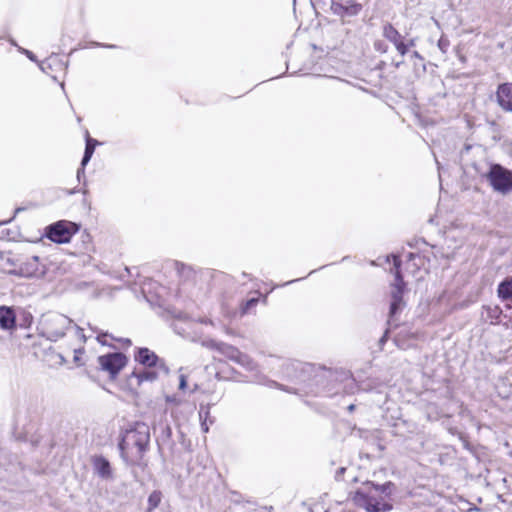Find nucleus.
Segmentation results:
<instances>
[{"instance_id":"obj_1","label":"nucleus","mask_w":512,"mask_h":512,"mask_svg":"<svg viewBox=\"0 0 512 512\" xmlns=\"http://www.w3.org/2000/svg\"><path fill=\"white\" fill-rule=\"evenodd\" d=\"M72 321L60 313H49L42 318L41 329L44 336L51 341L62 338Z\"/></svg>"},{"instance_id":"obj_2","label":"nucleus","mask_w":512,"mask_h":512,"mask_svg":"<svg viewBox=\"0 0 512 512\" xmlns=\"http://www.w3.org/2000/svg\"><path fill=\"white\" fill-rule=\"evenodd\" d=\"M150 442V431L146 424H137L133 430L127 432L123 443L120 445L122 449L125 447L136 449V457L141 458L146 451Z\"/></svg>"},{"instance_id":"obj_3","label":"nucleus","mask_w":512,"mask_h":512,"mask_svg":"<svg viewBox=\"0 0 512 512\" xmlns=\"http://www.w3.org/2000/svg\"><path fill=\"white\" fill-rule=\"evenodd\" d=\"M487 179L494 191L502 195L512 193V171L499 164H493L487 174Z\"/></svg>"},{"instance_id":"obj_4","label":"nucleus","mask_w":512,"mask_h":512,"mask_svg":"<svg viewBox=\"0 0 512 512\" xmlns=\"http://www.w3.org/2000/svg\"><path fill=\"white\" fill-rule=\"evenodd\" d=\"M78 230L79 227L77 224L61 220L48 226L45 235L55 243L64 244L68 243Z\"/></svg>"},{"instance_id":"obj_5","label":"nucleus","mask_w":512,"mask_h":512,"mask_svg":"<svg viewBox=\"0 0 512 512\" xmlns=\"http://www.w3.org/2000/svg\"><path fill=\"white\" fill-rule=\"evenodd\" d=\"M204 345L217 349L225 357L240 364L247 370L252 371L256 368V364L248 355L243 354L233 346L224 343H215L214 341L205 342Z\"/></svg>"},{"instance_id":"obj_6","label":"nucleus","mask_w":512,"mask_h":512,"mask_svg":"<svg viewBox=\"0 0 512 512\" xmlns=\"http://www.w3.org/2000/svg\"><path fill=\"white\" fill-rule=\"evenodd\" d=\"M127 357L120 352L109 353L98 357L101 370L107 372L111 379L116 378L119 372L126 366Z\"/></svg>"},{"instance_id":"obj_7","label":"nucleus","mask_w":512,"mask_h":512,"mask_svg":"<svg viewBox=\"0 0 512 512\" xmlns=\"http://www.w3.org/2000/svg\"><path fill=\"white\" fill-rule=\"evenodd\" d=\"M135 361L145 368L161 369L163 373L168 374L169 369L163 359L159 358L148 348H139L134 355Z\"/></svg>"},{"instance_id":"obj_8","label":"nucleus","mask_w":512,"mask_h":512,"mask_svg":"<svg viewBox=\"0 0 512 512\" xmlns=\"http://www.w3.org/2000/svg\"><path fill=\"white\" fill-rule=\"evenodd\" d=\"M400 260L398 257H394L395 266V282L391 291L392 302L390 305V314L395 315L402 306V294L404 283L399 272Z\"/></svg>"},{"instance_id":"obj_9","label":"nucleus","mask_w":512,"mask_h":512,"mask_svg":"<svg viewBox=\"0 0 512 512\" xmlns=\"http://www.w3.org/2000/svg\"><path fill=\"white\" fill-rule=\"evenodd\" d=\"M161 369L145 368L143 370L134 369L128 377V385L132 390H137L144 382H154L159 377Z\"/></svg>"},{"instance_id":"obj_10","label":"nucleus","mask_w":512,"mask_h":512,"mask_svg":"<svg viewBox=\"0 0 512 512\" xmlns=\"http://www.w3.org/2000/svg\"><path fill=\"white\" fill-rule=\"evenodd\" d=\"M355 501L366 508L368 512H385L391 509L388 504L376 501L373 495H365L363 492H357Z\"/></svg>"},{"instance_id":"obj_11","label":"nucleus","mask_w":512,"mask_h":512,"mask_svg":"<svg viewBox=\"0 0 512 512\" xmlns=\"http://www.w3.org/2000/svg\"><path fill=\"white\" fill-rule=\"evenodd\" d=\"M361 6L355 0H331V10L340 16H353L359 13Z\"/></svg>"},{"instance_id":"obj_12","label":"nucleus","mask_w":512,"mask_h":512,"mask_svg":"<svg viewBox=\"0 0 512 512\" xmlns=\"http://www.w3.org/2000/svg\"><path fill=\"white\" fill-rule=\"evenodd\" d=\"M498 105L505 111L512 112V84H500L496 91Z\"/></svg>"},{"instance_id":"obj_13","label":"nucleus","mask_w":512,"mask_h":512,"mask_svg":"<svg viewBox=\"0 0 512 512\" xmlns=\"http://www.w3.org/2000/svg\"><path fill=\"white\" fill-rule=\"evenodd\" d=\"M43 273L37 256H32L19 268V274L24 277H36Z\"/></svg>"},{"instance_id":"obj_14","label":"nucleus","mask_w":512,"mask_h":512,"mask_svg":"<svg viewBox=\"0 0 512 512\" xmlns=\"http://www.w3.org/2000/svg\"><path fill=\"white\" fill-rule=\"evenodd\" d=\"M16 317L12 308L0 306V327L4 330H10L15 327Z\"/></svg>"},{"instance_id":"obj_15","label":"nucleus","mask_w":512,"mask_h":512,"mask_svg":"<svg viewBox=\"0 0 512 512\" xmlns=\"http://www.w3.org/2000/svg\"><path fill=\"white\" fill-rule=\"evenodd\" d=\"M95 472L99 477L103 479H111L112 478V469L110 463L103 457H97L93 462Z\"/></svg>"},{"instance_id":"obj_16","label":"nucleus","mask_w":512,"mask_h":512,"mask_svg":"<svg viewBox=\"0 0 512 512\" xmlns=\"http://www.w3.org/2000/svg\"><path fill=\"white\" fill-rule=\"evenodd\" d=\"M383 36L393 43L394 46L403 40L402 35L389 23L383 27Z\"/></svg>"},{"instance_id":"obj_17","label":"nucleus","mask_w":512,"mask_h":512,"mask_svg":"<svg viewBox=\"0 0 512 512\" xmlns=\"http://www.w3.org/2000/svg\"><path fill=\"white\" fill-rule=\"evenodd\" d=\"M498 296L502 300H510L512 298V277L506 278L499 284Z\"/></svg>"},{"instance_id":"obj_18","label":"nucleus","mask_w":512,"mask_h":512,"mask_svg":"<svg viewBox=\"0 0 512 512\" xmlns=\"http://www.w3.org/2000/svg\"><path fill=\"white\" fill-rule=\"evenodd\" d=\"M162 493L160 491H153L148 497V507L146 512H153L161 503Z\"/></svg>"},{"instance_id":"obj_19","label":"nucleus","mask_w":512,"mask_h":512,"mask_svg":"<svg viewBox=\"0 0 512 512\" xmlns=\"http://www.w3.org/2000/svg\"><path fill=\"white\" fill-rule=\"evenodd\" d=\"M175 268L179 276L184 277L185 279H190L194 276L193 270L183 263H176Z\"/></svg>"},{"instance_id":"obj_20","label":"nucleus","mask_w":512,"mask_h":512,"mask_svg":"<svg viewBox=\"0 0 512 512\" xmlns=\"http://www.w3.org/2000/svg\"><path fill=\"white\" fill-rule=\"evenodd\" d=\"M94 148H95V145L92 144V140L91 139H88L87 140V143H86V148H85V153H84V156H83V159H82V166L84 167L88 161L90 160L93 152H94Z\"/></svg>"},{"instance_id":"obj_21","label":"nucleus","mask_w":512,"mask_h":512,"mask_svg":"<svg viewBox=\"0 0 512 512\" xmlns=\"http://www.w3.org/2000/svg\"><path fill=\"white\" fill-rule=\"evenodd\" d=\"M392 486H393V484L391 482H388L384 485H381V486L374 485L373 487H374L375 492L388 495L391 493Z\"/></svg>"},{"instance_id":"obj_22","label":"nucleus","mask_w":512,"mask_h":512,"mask_svg":"<svg viewBox=\"0 0 512 512\" xmlns=\"http://www.w3.org/2000/svg\"><path fill=\"white\" fill-rule=\"evenodd\" d=\"M395 48L396 50L402 55L404 56L407 51H408V45H406L403 40L399 43H397V45H395Z\"/></svg>"},{"instance_id":"obj_23","label":"nucleus","mask_w":512,"mask_h":512,"mask_svg":"<svg viewBox=\"0 0 512 512\" xmlns=\"http://www.w3.org/2000/svg\"><path fill=\"white\" fill-rule=\"evenodd\" d=\"M448 46H449L448 39L441 37L438 41V47L440 48V50L445 53L446 50L448 49Z\"/></svg>"},{"instance_id":"obj_24","label":"nucleus","mask_w":512,"mask_h":512,"mask_svg":"<svg viewBox=\"0 0 512 512\" xmlns=\"http://www.w3.org/2000/svg\"><path fill=\"white\" fill-rule=\"evenodd\" d=\"M258 302V299L256 298H252L250 300H248L246 303H245V306L243 307V312L246 313L251 307L255 306Z\"/></svg>"},{"instance_id":"obj_25","label":"nucleus","mask_w":512,"mask_h":512,"mask_svg":"<svg viewBox=\"0 0 512 512\" xmlns=\"http://www.w3.org/2000/svg\"><path fill=\"white\" fill-rule=\"evenodd\" d=\"M187 387V378L184 374H180L179 376V389L184 391Z\"/></svg>"},{"instance_id":"obj_26","label":"nucleus","mask_w":512,"mask_h":512,"mask_svg":"<svg viewBox=\"0 0 512 512\" xmlns=\"http://www.w3.org/2000/svg\"><path fill=\"white\" fill-rule=\"evenodd\" d=\"M166 402L167 403H172L174 405H179L181 403V400L179 398H177L176 396H167L166 397Z\"/></svg>"},{"instance_id":"obj_27","label":"nucleus","mask_w":512,"mask_h":512,"mask_svg":"<svg viewBox=\"0 0 512 512\" xmlns=\"http://www.w3.org/2000/svg\"><path fill=\"white\" fill-rule=\"evenodd\" d=\"M375 49L380 52H386L387 46L383 42L378 41L375 43Z\"/></svg>"},{"instance_id":"obj_28","label":"nucleus","mask_w":512,"mask_h":512,"mask_svg":"<svg viewBox=\"0 0 512 512\" xmlns=\"http://www.w3.org/2000/svg\"><path fill=\"white\" fill-rule=\"evenodd\" d=\"M21 52L23 54H25L30 60L37 61L36 58H35V55L31 51L26 50V49H21Z\"/></svg>"},{"instance_id":"obj_29","label":"nucleus","mask_w":512,"mask_h":512,"mask_svg":"<svg viewBox=\"0 0 512 512\" xmlns=\"http://www.w3.org/2000/svg\"><path fill=\"white\" fill-rule=\"evenodd\" d=\"M491 311H492V315H494L496 318H498L501 313V310L498 307L491 309Z\"/></svg>"},{"instance_id":"obj_30","label":"nucleus","mask_w":512,"mask_h":512,"mask_svg":"<svg viewBox=\"0 0 512 512\" xmlns=\"http://www.w3.org/2000/svg\"><path fill=\"white\" fill-rule=\"evenodd\" d=\"M107 336V334H101V335H98L97 337V340L101 343V344H105L106 342L103 340V337Z\"/></svg>"},{"instance_id":"obj_31","label":"nucleus","mask_w":512,"mask_h":512,"mask_svg":"<svg viewBox=\"0 0 512 512\" xmlns=\"http://www.w3.org/2000/svg\"><path fill=\"white\" fill-rule=\"evenodd\" d=\"M39 66H40V69H41L42 71L46 72V68H47V67H46V66H47V63H46V62H42Z\"/></svg>"},{"instance_id":"obj_32","label":"nucleus","mask_w":512,"mask_h":512,"mask_svg":"<svg viewBox=\"0 0 512 512\" xmlns=\"http://www.w3.org/2000/svg\"><path fill=\"white\" fill-rule=\"evenodd\" d=\"M82 351L81 350H75V356H74V360L75 362H78L79 361V355H77L78 353H81Z\"/></svg>"},{"instance_id":"obj_33","label":"nucleus","mask_w":512,"mask_h":512,"mask_svg":"<svg viewBox=\"0 0 512 512\" xmlns=\"http://www.w3.org/2000/svg\"><path fill=\"white\" fill-rule=\"evenodd\" d=\"M122 341H123V343H125L126 345H131V340H130V339H123Z\"/></svg>"},{"instance_id":"obj_34","label":"nucleus","mask_w":512,"mask_h":512,"mask_svg":"<svg viewBox=\"0 0 512 512\" xmlns=\"http://www.w3.org/2000/svg\"><path fill=\"white\" fill-rule=\"evenodd\" d=\"M202 429L207 432L208 431V427L205 423H202Z\"/></svg>"},{"instance_id":"obj_35","label":"nucleus","mask_w":512,"mask_h":512,"mask_svg":"<svg viewBox=\"0 0 512 512\" xmlns=\"http://www.w3.org/2000/svg\"><path fill=\"white\" fill-rule=\"evenodd\" d=\"M83 172H84V171H83V169H79V170L77 171V177H78V179L80 178V175H81V173H83Z\"/></svg>"},{"instance_id":"obj_36","label":"nucleus","mask_w":512,"mask_h":512,"mask_svg":"<svg viewBox=\"0 0 512 512\" xmlns=\"http://www.w3.org/2000/svg\"><path fill=\"white\" fill-rule=\"evenodd\" d=\"M407 45H408V47L409 46H414V41L413 40L409 41V43Z\"/></svg>"},{"instance_id":"obj_37","label":"nucleus","mask_w":512,"mask_h":512,"mask_svg":"<svg viewBox=\"0 0 512 512\" xmlns=\"http://www.w3.org/2000/svg\"><path fill=\"white\" fill-rule=\"evenodd\" d=\"M354 409V405L349 406V410L352 411Z\"/></svg>"},{"instance_id":"obj_38","label":"nucleus","mask_w":512,"mask_h":512,"mask_svg":"<svg viewBox=\"0 0 512 512\" xmlns=\"http://www.w3.org/2000/svg\"><path fill=\"white\" fill-rule=\"evenodd\" d=\"M510 154L512 155V144L510 145Z\"/></svg>"}]
</instances>
